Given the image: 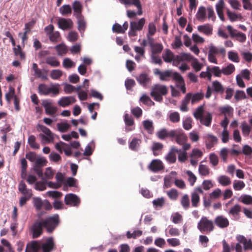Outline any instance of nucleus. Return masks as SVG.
Instances as JSON below:
<instances>
[{
    "label": "nucleus",
    "mask_w": 252,
    "mask_h": 252,
    "mask_svg": "<svg viewBox=\"0 0 252 252\" xmlns=\"http://www.w3.org/2000/svg\"><path fill=\"white\" fill-rule=\"evenodd\" d=\"M59 222L58 215L48 217L43 221L36 220L32 227L33 237L37 238L41 234L43 227H44L48 232H52L58 226Z\"/></svg>",
    "instance_id": "obj_1"
},
{
    "label": "nucleus",
    "mask_w": 252,
    "mask_h": 252,
    "mask_svg": "<svg viewBox=\"0 0 252 252\" xmlns=\"http://www.w3.org/2000/svg\"><path fill=\"white\" fill-rule=\"evenodd\" d=\"M53 246V239L52 237H49L43 244L35 241L28 243L25 252H50Z\"/></svg>",
    "instance_id": "obj_2"
},
{
    "label": "nucleus",
    "mask_w": 252,
    "mask_h": 252,
    "mask_svg": "<svg viewBox=\"0 0 252 252\" xmlns=\"http://www.w3.org/2000/svg\"><path fill=\"white\" fill-rule=\"evenodd\" d=\"M37 130L41 132L38 136L40 139L42 145L53 143L55 134L46 126L38 124L36 126Z\"/></svg>",
    "instance_id": "obj_3"
},
{
    "label": "nucleus",
    "mask_w": 252,
    "mask_h": 252,
    "mask_svg": "<svg viewBox=\"0 0 252 252\" xmlns=\"http://www.w3.org/2000/svg\"><path fill=\"white\" fill-rule=\"evenodd\" d=\"M168 91L167 86L160 84H156L152 87L150 95L155 101L161 102L163 100L162 96L166 95Z\"/></svg>",
    "instance_id": "obj_4"
},
{
    "label": "nucleus",
    "mask_w": 252,
    "mask_h": 252,
    "mask_svg": "<svg viewBox=\"0 0 252 252\" xmlns=\"http://www.w3.org/2000/svg\"><path fill=\"white\" fill-rule=\"evenodd\" d=\"M38 91L42 95H48L52 94V95H57L60 93V85L52 83L48 86L45 84H40L38 86Z\"/></svg>",
    "instance_id": "obj_5"
},
{
    "label": "nucleus",
    "mask_w": 252,
    "mask_h": 252,
    "mask_svg": "<svg viewBox=\"0 0 252 252\" xmlns=\"http://www.w3.org/2000/svg\"><path fill=\"white\" fill-rule=\"evenodd\" d=\"M119 1L126 6L134 5L138 9L137 12L132 10H127L126 14L128 17L130 18H134L136 15H141L143 13L141 4L140 0H119Z\"/></svg>",
    "instance_id": "obj_6"
},
{
    "label": "nucleus",
    "mask_w": 252,
    "mask_h": 252,
    "mask_svg": "<svg viewBox=\"0 0 252 252\" xmlns=\"http://www.w3.org/2000/svg\"><path fill=\"white\" fill-rule=\"evenodd\" d=\"M197 227L201 232L209 233L214 230V225L213 221L206 217H202L197 223Z\"/></svg>",
    "instance_id": "obj_7"
},
{
    "label": "nucleus",
    "mask_w": 252,
    "mask_h": 252,
    "mask_svg": "<svg viewBox=\"0 0 252 252\" xmlns=\"http://www.w3.org/2000/svg\"><path fill=\"white\" fill-rule=\"evenodd\" d=\"M145 23L144 18H141L138 22L131 21L130 23V30L128 32L129 36L136 35V31H141Z\"/></svg>",
    "instance_id": "obj_8"
},
{
    "label": "nucleus",
    "mask_w": 252,
    "mask_h": 252,
    "mask_svg": "<svg viewBox=\"0 0 252 252\" xmlns=\"http://www.w3.org/2000/svg\"><path fill=\"white\" fill-rule=\"evenodd\" d=\"M203 190L201 187H197L194 188L191 192V202L193 207H197L200 202L199 194H203Z\"/></svg>",
    "instance_id": "obj_9"
},
{
    "label": "nucleus",
    "mask_w": 252,
    "mask_h": 252,
    "mask_svg": "<svg viewBox=\"0 0 252 252\" xmlns=\"http://www.w3.org/2000/svg\"><path fill=\"white\" fill-rule=\"evenodd\" d=\"M32 203L36 210H40L43 206L45 209L48 210L52 208V206L48 201L45 200L43 201L39 197H34L32 198Z\"/></svg>",
    "instance_id": "obj_10"
},
{
    "label": "nucleus",
    "mask_w": 252,
    "mask_h": 252,
    "mask_svg": "<svg viewBox=\"0 0 252 252\" xmlns=\"http://www.w3.org/2000/svg\"><path fill=\"white\" fill-rule=\"evenodd\" d=\"M65 204L73 207H78L80 203V199L76 194L68 193L65 195Z\"/></svg>",
    "instance_id": "obj_11"
},
{
    "label": "nucleus",
    "mask_w": 252,
    "mask_h": 252,
    "mask_svg": "<svg viewBox=\"0 0 252 252\" xmlns=\"http://www.w3.org/2000/svg\"><path fill=\"white\" fill-rule=\"evenodd\" d=\"M42 105L45 109L46 114L54 115L57 111V108L53 105V102L50 99H44L42 101Z\"/></svg>",
    "instance_id": "obj_12"
},
{
    "label": "nucleus",
    "mask_w": 252,
    "mask_h": 252,
    "mask_svg": "<svg viewBox=\"0 0 252 252\" xmlns=\"http://www.w3.org/2000/svg\"><path fill=\"white\" fill-rule=\"evenodd\" d=\"M173 138L179 145L184 144L188 140L187 136L181 129H174Z\"/></svg>",
    "instance_id": "obj_13"
},
{
    "label": "nucleus",
    "mask_w": 252,
    "mask_h": 252,
    "mask_svg": "<svg viewBox=\"0 0 252 252\" xmlns=\"http://www.w3.org/2000/svg\"><path fill=\"white\" fill-rule=\"evenodd\" d=\"M241 243H238L234 245H231L230 247L226 243L225 240L222 241L223 244V252H230L231 251L235 250L236 252H242V247L241 245Z\"/></svg>",
    "instance_id": "obj_14"
},
{
    "label": "nucleus",
    "mask_w": 252,
    "mask_h": 252,
    "mask_svg": "<svg viewBox=\"0 0 252 252\" xmlns=\"http://www.w3.org/2000/svg\"><path fill=\"white\" fill-rule=\"evenodd\" d=\"M76 101V99L74 96H63L59 100L58 104L63 107H65L74 103Z\"/></svg>",
    "instance_id": "obj_15"
},
{
    "label": "nucleus",
    "mask_w": 252,
    "mask_h": 252,
    "mask_svg": "<svg viewBox=\"0 0 252 252\" xmlns=\"http://www.w3.org/2000/svg\"><path fill=\"white\" fill-rule=\"evenodd\" d=\"M59 27L63 30H69L72 28L73 22L70 19L60 18L58 21Z\"/></svg>",
    "instance_id": "obj_16"
},
{
    "label": "nucleus",
    "mask_w": 252,
    "mask_h": 252,
    "mask_svg": "<svg viewBox=\"0 0 252 252\" xmlns=\"http://www.w3.org/2000/svg\"><path fill=\"white\" fill-rule=\"evenodd\" d=\"M214 222L216 225L220 228H226L229 224L228 219L223 215L216 217L214 220Z\"/></svg>",
    "instance_id": "obj_17"
},
{
    "label": "nucleus",
    "mask_w": 252,
    "mask_h": 252,
    "mask_svg": "<svg viewBox=\"0 0 252 252\" xmlns=\"http://www.w3.org/2000/svg\"><path fill=\"white\" fill-rule=\"evenodd\" d=\"M148 43L151 48L152 54H156L162 51L163 49L162 44L160 43H155L154 42V39L149 36H148Z\"/></svg>",
    "instance_id": "obj_18"
},
{
    "label": "nucleus",
    "mask_w": 252,
    "mask_h": 252,
    "mask_svg": "<svg viewBox=\"0 0 252 252\" xmlns=\"http://www.w3.org/2000/svg\"><path fill=\"white\" fill-rule=\"evenodd\" d=\"M149 170L154 172H157L162 170L164 166L161 160L159 159H154L148 166Z\"/></svg>",
    "instance_id": "obj_19"
},
{
    "label": "nucleus",
    "mask_w": 252,
    "mask_h": 252,
    "mask_svg": "<svg viewBox=\"0 0 252 252\" xmlns=\"http://www.w3.org/2000/svg\"><path fill=\"white\" fill-rule=\"evenodd\" d=\"M124 122L126 126L125 127V131L129 132L135 129L134 126V120L131 116L128 114L126 113L124 115Z\"/></svg>",
    "instance_id": "obj_20"
},
{
    "label": "nucleus",
    "mask_w": 252,
    "mask_h": 252,
    "mask_svg": "<svg viewBox=\"0 0 252 252\" xmlns=\"http://www.w3.org/2000/svg\"><path fill=\"white\" fill-rule=\"evenodd\" d=\"M174 131V129L168 130L166 128H163L158 131L156 135L161 140H164L168 137L173 138Z\"/></svg>",
    "instance_id": "obj_21"
},
{
    "label": "nucleus",
    "mask_w": 252,
    "mask_h": 252,
    "mask_svg": "<svg viewBox=\"0 0 252 252\" xmlns=\"http://www.w3.org/2000/svg\"><path fill=\"white\" fill-rule=\"evenodd\" d=\"M204 138L205 140L206 148L208 149L212 148L218 141L217 137L211 134H206L204 136Z\"/></svg>",
    "instance_id": "obj_22"
},
{
    "label": "nucleus",
    "mask_w": 252,
    "mask_h": 252,
    "mask_svg": "<svg viewBox=\"0 0 252 252\" xmlns=\"http://www.w3.org/2000/svg\"><path fill=\"white\" fill-rule=\"evenodd\" d=\"M238 242L241 243L243 245L244 249L245 251H252V241L251 239L247 240L244 236L242 235H238L236 237Z\"/></svg>",
    "instance_id": "obj_23"
},
{
    "label": "nucleus",
    "mask_w": 252,
    "mask_h": 252,
    "mask_svg": "<svg viewBox=\"0 0 252 252\" xmlns=\"http://www.w3.org/2000/svg\"><path fill=\"white\" fill-rule=\"evenodd\" d=\"M18 190L24 196H32V192L31 189L27 188V185L21 181L18 185Z\"/></svg>",
    "instance_id": "obj_24"
},
{
    "label": "nucleus",
    "mask_w": 252,
    "mask_h": 252,
    "mask_svg": "<svg viewBox=\"0 0 252 252\" xmlns=\"http://www.w3.org/2000/svg\"><path fill=\"white\" fill-rule=\"evenodd\" d=\"M177 148L171 147L167 155L165 156L166 160L169 163H174L176 161V153Z\"/></svg>",
    "instance_id": "obj_25"
},
{
    "label": "nucleus",
    "mask_w": 252,
    "mask_h": 252,
    "mask_svg": "<svg viewBox=\"0 0 252 252\" xmlns=\"http://www.w3.org/2000/svg\"><path fill=\"white\" fill-rule=\"evenodd\" d=\"M138 82L144 87L146 88L151 82V79L146 73H142L136 77Z\"/></svg>",
    "instance_id": "obj_26"
},
{
    "label": "nucleus",
    "mask_w": 252,
    "mask_h": 252,
    "mask_svg": "<svg viewBox=\"0 0 252 252\" xmlns=\"http://www.w3.org/2000/svg\"><path fill=\"white\" fill-rule=\"evenodd\" d=\"M191 102V93H188L182 99L180 109L181 111L186 112L188 111V105L189 102Z\"/></svg>",
    "instance_id": "obj_27"
},
{
    "label": "nucleus",
    "mask_w": 252,
    "mask_h": 252,
    "mask_svg": "<svg viewBox=\"0 0 252 252\" xmlns=\"http://www.w3.org/2000/svg\"><path fill=\"white\" fill-rule=\"evenodd\" d=\"M206 10L207 9L204 6L199 7L195 15L196 19L200 22H204L206 19Z\"/></svg>",
    "instance_id": "obj_28"
},
{
    "label": "nucleus",
    "mask_w": 252,
    "mask_h": 252,
    "mask_svg": "<svg viewBox=\"0 0 252 252\" xmlns=\"http://www.w3.org/2000/svg\"><path fill=\"white\" fill-rule=\"evenodd\" d=\"M227 15L232 22L236 21H242L243 17L241 14H237L234 12L231 11L229 9H227L226 11Z\"/></svg>",
    "instance_id": "obj_29"
},
{
    "label": "nucleus",
    "mask_w": 252,
    "mask_h": 252,
    "mask_svg": "<svg viewBox=\"0 0 252 252\" xmlns=\"http://www.w3.org/2000/svg\"><path fill=\"white\" fill-rule=\"evenodd\" d=\"M208 53L215 56H217L219 54H221L223 56H224L225 54V50L223 48H218L213 45H211L209 48Z\"/></svg>",
    "instance_id": "obj_30"
},
{
    "label": "nucleus",
    "mask_w": 252,
    "mask_h": 252,
    "mask_svg": "<svg viewBox=\"0 0 252 252\" xmlns=\"http://www.w3.org/2000/svg\"><path fill=\"white\" fill-rule=\"evenodd\" d=\"M200 123L206 126H209L211 125L212 120V116L210 113H207L205 115H203L200 119Z\"/></svg>",
    "instance_id": "obj_31"
},
{
    "label": "nucleus",
    "mask_w": 252,
    "mask_h": 252,
    "mask_svg": "<svg viewBox=\"0 0 252 252\" xmlns=\"http://www.w3.org/2000/svg\"><path fill=\"white\" fill-rule=\"evenodd\" d=\"M199 32H203L206 35H211L212 33L213 29L209 24H205L197 27Z\"/></svg>",
    "instance_id": "obj_32"
},
{
    "label": "nucleus",
    "mask_w": 252,
    "mask_h": 252,
    "mask_svg": "<svg viewBox=\"0 0 252 252\" xmlns=\"http://www.w3.org/2000/svg\"><path fill=\"white\" fill-rule=\"evenodd\" d=\"M217 180L220 185L224 187L230 185L231 183L230 178L226 175L219 176Z\"/></svg>",
    "instance_id": "obj_33"
},
{
    "label": "nucleus",
    "mask_w": 252,
    "mask_h": 252,
    "mask_svg": "<svg viewBox=\"0 0 252 252\" xmlns=\"http://www.w3.org/2000/svg\"><path fill=\"white\" fill-rule=\"evenodd\" d=\"M46 63L52 67H58L60 63L56 57L53 56L47 57L46 58Z\"/></svg>",
    "instance_id": "obj_34"
},
{
    "label": "nucleus",
    "mask_w": 252,
    "mask_h": 252,
    "mask_svg": "<svg viewBox=\"0 0 252 252\" xmlns=\"http://www.w3.org/2000/svg\"><path fill=\"white\" fill-rule=\"evenodd\" d=\"M77 19L78 29L80 32H83L86 29V22L82 16L76 17Z\"/></svg>",
    "instance_id": "obj_35"
},
{
    "label": "nucleus",
    "mask_w": 252,
    "mask_h": 252,
    "mask_svg": "<svg viewBox=\"0 0 252 252\" xmlns=\"http://www.w3.org/2000/svg\"><path fill=\"white\" fill-rule=\"evenodd\" d=\"M220 110L221 113L223 114L225 117L231 116L233 115V108L229 105L221 107L220 108Z\"/></svg>",
    "instance_id": "obj_36"
},
{
    "label": "nucleus",
    "mask_w": 252,
    "mask_h": 252,
    "mask_svg": "<svg viewBox=\"0 0 252 252\" xmlns=\"http://www.w3.org/2000/svg\"><path fill=\"white\" fill-rule=\"evenodd\" d=\"M241 206L239 204H236L230 209L228 212V214L229 215L235 217L236 216L239 215L240 213L241 212Z\"/></svg>",
    "instance_id": "obj_37"
},
{
    "label": "nucleus",
    "mask_w": 252,
    "mask_h": 252,
    "mask_svg": "<svg viewBox=\"0 0 252 252\" xmlns=\"http://www.w3.org/2000/svg\"><path fill=\"white\" fill-rule=\"evenodd\" d=\"M55 49L57 52L58 55L60 56L66 54L68 51L67 46L63 43L56 46Z\"/></svg>",
    "instance_id": "obj_38"
},
{
    "label": "nucleus",
    "mask_w": 252,
    "mask_h": 252,
    "mask_svg": "<svg viewBox=\"0 0 252 252\" xmlns=\"http://www.w3.org/2000/svg\"><path fill=\"white\" fill-rule=\"evenodd\" d=\"M72 7L75 12V15L76 17L79 16H82L81 14L82 6L81 3L77 0H75L73 2L72 4Z\"/></svg>",
    "instance_id": "obj_39"
},
{
    "label": "nucleus",
    "mask_w": 252,
    "mask_h": 252,
    "mask_svg": "<svg viewBox=\"0 0 252 252\" xmlns=\"http://www.w3.org/2000/svg\"><path fill=\"white\" fill-rule=\"evenodd\" d=\"M28 143L32 149H39L40 148L39 144L36 142V138L33 135H31L29 137Z\"/></svg>",
    "instance_id": "obj_40"
},
{
    "label": "nucleus",
    "mask_w": 252,
    "mask_h": 252,
    "mask_svg": "<svg viewBox=\"0 0 252 252\" xmlns=\"http://www.w3.org/2000/svg\"><path fill=\"white\" fill-rule=\"evenodd\" d=\"M174 55L169 49H166L162 54V58L165 62L171 63L173 60Z\"/></svg>",
    "instance_id": "obj_41"
},
{
    "label": "nucleus",
    "mask_w": 252,
    "mask_h": 252,
    "mask_svg": "<svg viewBox=\"0 0 252 252\" xmlns=\"http://www.w3.org/2000/svg\"><path fill=\"white\" fill-rule=\"evenodd\" d=\"M181 204L182 207L185 209H188L190 207V201L189 195L187 194H184L181 199Z\"/></svg>",
    "instance_id": "obj_42"
},
{
    "label": "nucleus",
    "mask_w": 252,
    "mask_h": 252,
    "mask_svg": "<svg viewBox=\"0 0 252 252\" xmlns=\"http://www.w3.org/2000/svg\"><path fill=\"white\" fill-rule=\"evenodd\" d=\"M139 101L144 104L148 106H153L155 105V103L152 100L150 97L146 94L142 95L139 99Z\"/></svg>",
    "instance_id": "obj_43"
},
{
    "label": "nucleus",
    "mask_w": 252,
    "mask_h": 252,
    "mask_svg": "<svg viewBox=\"0 0 252 252\" xmlns=\"http://www.w3.org/2000/svg\"><path fill=\"white\" fill-rule=\"evenodd\" d=\"M143 125L144 128L150 134H152L154 131L153 123L152 121L145 120L143 122Z\"/></svg>",
    "instance_id": "obj_44"
},
{
    "label": "nucleus",
    "mask_w": 252,
    "mask_h": 252,
    "mask_svg": "<svg viewBox=\"0 0 252 252\" xmlns=\"http://www.w3.org/2000/svg\"><path fill=\"white\" fill-rule=\"evenodd\" d=\"M231 37L235 38L238 41L241 43L245 42L247 39L245 33L237 31L235 32Z\"/></svg>",
    "instance_id": "obj_45"
},
{
    "label": "nucleus",
    "mask_w": 252,
    "mask_h": 252,
    "mask_svg": "<svg viewBox=\"0 0 252 252\" xmlns=\"http://www.w3.org/2000/svg\"><path fill=\"white\" fill-rule=\"evenodd\" d=\"M141 140L134 138L129 144V148L133 151H137L141 143Z\"/></svg>",
    "instance_id": "obj_46"
},
{
    "label": "nucleus",
    "mask_w": 252,
    "mask_h": 252,
    "mask_svg": "<svg viewBox=\"0 0 252 252\" xmlns=\"http://www.w3.org/2000/svg\"><path fill=\"white\" fill-rule=\"evenodd\" d=\"M204 97V94L202 92H198L195 94L191 93V104H193L201 100Z\"/></svg>",
    "instance_id": "obj_47"
},
{
    "label": "nucleus",
    "mask_w": 252,
    "mask_h": 252,
    "mask_svg": "<svg viewBox=\"0 0 252 252\" xmlns=\"http://www.w3.org/2000/svg\"><path fill=\"white\" fill-rule=\"evenodd\" d=\"M235 69L234 65L233 64L230 63L226 67L222 68V74L225 75H229L232 74Z\"/></svg>",
    "instance_id": "obj_48"
},
{
    "label": "nucleus",
    "mask_w": 252,
    "mask_h": 252,
    "mask_svg": "<svg viewBox=\"0 0 252 252\" xmlns=\"http://www.w3.org/2000/svg\"><path fill=\"white\" fill-rule=\"evenodd\" d=\"M241 126L243 135L244 136H248L251 132V127L245 121H244L241 123Z\"/></svg>",
    "instance_id": "obj_49"
},
{
    "label": "nucleus",
    "mask_w": 252,
    "mask_h": 252,
    "mask_svg": "<svg viewBox=\"0 0 252 252\" xmlns=\"http://www.w3.org/2000/svg\"><path fill=\"white\" fill-rule=\"evenodd\" d=\"M239 200L243 203L247 205H252V196L248 194H243L239 198Z\"/></svg>",
    "instance_id": "obj_50"
},
{
    "label": "nucleus",
    "mask_w": 252,
    "mask_h": 252,
    "mask_svg": "<svg viewBox=\"0 0 252 252\" xmlns=\"http://www.w3.org/2000/svg\"><path fill=\"white\" fill-rule=\"evenodd\" d=\"M17 96L15 94V89L12 87L9 88L8 92L5 94V98L8 103H10L12 98Z\"/></svg>",
    "instance_id": "obj_51"
},
{
    "label": "nucleus",
    "mask_w": 252,
    "mask_h": 252,
    "mask_svg": "<svg viewBox=\"0 0 252 252\" xmlns=\"http://www.w3.org/2000/svg\"><path fill=\"white\" fill-rule=\"evenodd\" d=\"M169 119L173 123H177L180 120V114L178 112H173L169 114Z\"/></svg>",
    "instance_id": "obj_52"
},
{
    "label": "nucleus",
    "mask_w": 252,
    "mask_h": 252,
    "mask_svg": "<svg viewBox=\"0 0 252 252\" xmlns=\"http://www.w3.org/2000/svg\"><path fill=\"white\" fill-rule=\"evenodd\" d=\"M198 171L200 175L206 176L209 174L210 169L205 165L200 164L198 168Z\"/></svg>",
    "instance_id": "obj_53"
},
{
    "label": "nucleus",
    "mask_w": 252,
    "mask_h": 252,
    "mask_svg": "<svg viewBox=\"0 0 252 252\" xmlns=\"http://www.w3.org/2000/svg\"><path fill=\"white\" fill-rule=\"evenodd\" d=\"M245 187V183L240 180H234L233 181V187L234 190H241Z\"/></svg>",
    "instance_id": "obj_54"
},
{
    "label": "nucleus",
    "mask_w": 252,
    "mask_h": 252,
    "mask_svg": "<svg viewBox=\"0 0 252 252\" xmlns=\"http://www.w3.org/2000/svg\"><path fill=\"white\" fill-rule=\"evenodd\" d=\"M34 75L37 78H41L42 80H47V71H42L40 69H38L34 72Z\"/></svg>",
    "instance_id": "obj_55"
},
{
    "label": "nucleus",
    "mask_w": 252,
    "mask_h": 252,
    "mask_svg": "<svg viewBox=\"0 0 252 252\" xmlns=\"http://www.w3.org/2000/svg\"><path fill=\"white\" fill-rule=\"evenodd\" d=\"M228 58L229 60L235 63H238L240 61L238 53L232 51L228 52Z\"/></svg>",
    "instance_id": "obj_56"
},
{
    "label": "nucleus",
    "mask_w": 252,
    "mask_h": 252,
    "mask_svg": "<svg viewBox=\"0 0 252 252\" xmlns=\"http://www.w3.org/2000/svg\"><path fill=\"white\" fill-rule=\"evenodd\" d=\"M63 75V71L59 69H54L51 71L50 77L53 80L59 79Z\"/></svg>",
    "instance_id": "obj_57"
},
{
    "label": "nucleus",
    "mask_w": 252,
    "mask_h": 252,
    "mask_svg": "<svg viewBox=\"0 0 252 252\" xmlns=\"http://www.w3.org/2000/svg\"><path fill=\"white\" fill-rule=\"evenodd\" d=\"M57 126L60 132H64L69 128L70 126L66 123H60L57 124Z\"/></svg>",
    "instance_id": "obj_58"
},
{
    "label": "nucleus",
    "mask_w": 252,
    "mask_h": 252,
    "mask_svg": "<svg viewBox=\"0 0 252 252\" xmlns=\"http://www.w3.org/2000/svg\"><path fill=\"white\" fill-rule=\"evenodd\" d=\"M212 85L215 92L220 93H223L224 88L220 82L217 81H214L213 82Z\"/></svg>",
    "instance_id": "obj_59"
},
{
    "label": "nucleus",
    "mask_w": 252,
    "mask_h": 252,
    "mask_svg": "<svg viewBox=\"0 0 252 252\" xmlns=\"http://www.w3.org/2000/svg\"><path fill=\"white\" fill-rule=\"evenodd\" d=\"M177 153L178 154V160L180 162H184L187 159V153L186 151L177 149Z\"/></svg>",
    "instance_id": "obj_60"
},
{
    "label": "nucleus",
    "mask_w": 252,
    "mask_h": 252,
    "mask_svg": "<svg viewBox=\"0 0 252 252\" xmlns=\"http://www.w3.org/2000/svg\"><path fill=\"white\" fill-rule=\"evenodd\" d=\"M71 8L68 4L63 5L60 8V12L63 15L71 14Z\"/></svg>",
    "instance_id": "obj_61"
},
{
    "label": "nucleus",
    "mask_w": 252,
    "mask_h": 252,
    "mask_svg": "<svg viewBox=\"0 0 252 252\" xmlns=\"http://www.w3.org/2000/svg\"><path fill=\"white\" fill-rule=\"evenodd\" d=\"M171 218L172 222L175 224L181 223L183 221V217L178 212L172 214Z\"/></svg>",
    "instance_id": "obj_62"
},
{
    "label": "nucleus",
    "mask_w": 252,
    "mask_h": 252,
    "mask_svg": "<svg viewBox=\"0 0 252 252\" xmlns=\"http://www.w3.org/2000/svg\"><path fill=\"white\" fill-rule=\"evenodd\" d=\"M225 5V4L223 0H219L215 6L217 13L223 12Z\"/></svg>",
    "instance_id": "obj_63"
},
{
    "label": "nucleus",
    "mask_w": 252,
    "mask_h": 252,
    "mask_svg": "<svg viewBox=\"0 0 252 252\" xmlns=\"http://www.w3.org/2000/svg\"><path fill=\"white\" fill-rule=\"evenodd\" d=\"M63 65L65 68H69L75 66V63L69 58H65L63 62Z\"/></svg>",
    "instance_id": "obj_64"
}]
</instances>
